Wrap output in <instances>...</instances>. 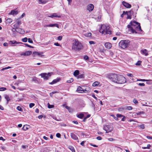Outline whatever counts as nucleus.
<instances>
[{
    "label": "nucleus",
    "instance_id": "nucleus-26",
    "mask_svg": "<svg viewBox=\"0 0 152 152\" xmlns=\"http://www.w3.org/2000/svg\"><path fill=\"white\" fill-rule=\"evenodd\" d=\"M4 97L6 99L7 101V103H8L9 101L10 100V99L9 97V96L7 95H4Z\"/></svg>",
    "mask_w": 152,
    "mask_h": 152
},
{
    "label": "nucleus",
    "instance_id": "nucleus-36",
    "mask_svg": "<svg viewBox=\"0 0 152 152\" xmlns=\"http://www.w3.org/2000/svg\"><path fill=\"white\" fill-rule=\"evenodd\" d=\"M116 116L118 117V118L122 117L124 116V115L121 114H116Z\"/></svg>",
    "mask_w": 152,
    "mask_h": 152
},
{
    "label": "nucleus",
    "instance_id": "nucleus-19",
    "mask_svg": "<svg viewBox=\"0 0 152 152\" xmlns=\"http://www.w3.org/2000/svg\"><path fill=\"white\" fill-rule=\"evenodd\" d=\"M60 80V78H58L55 80H54L53 81L49 83L50 84L52 85L54 84H55L57 83V82L59 81Z\"/></svg>",
    "mask_w": 152,
    "mask_h": 152
},
{
    "label": "nucleus",
    "instance_id": "nucleus-52",
    "mask_svg": "<svg viewBox=\"0 0 152 152\" xmlns=\"http://www.w3.org/2000/svg\"><path fill=\"white\" fill-rule=\"evenodd\" d=\"M65 108H66V109H67L68 110V111H69V112H70V111L71 109H70V108L68 106H65Z\"/></svg>",
    "mask_w": 152,
    "mask_h": 152
},
{
    "label": "nucleus",
    "instance_id": "nucleus-10",
    "mask_svg": "<svg viewBox=\"0 0 152 152\" xmlns=\"http://www.w3.org/2000/svg\"><path fill=\"white\" fill-rule=\"evenodd\" d=\"M94 6L92 4H89L87 5L86 9L89 12L92 11L94 9Z\"/></svg>",
    "mask_w": 152,
    "mask_h": 152
},
{
    "label": "nucleus",
    "instance_id": "nucleus-30",
    "mask_svg": "<svg viewBox=\"0 0 152 152\" xmlns=\"http://www.w3.org/2000/svg\"><path fill=\"white\" fill-rule=\"evenodd\" d=\"M151 147V145L150 144L148 145L146 147H142V148L143 149H149L150 147Z\"/></svg>",
    "mask_w": 152,
    "mask_h": 152
},
{
    "label": "nucleus",
    "instance_id": "nucleus-45",
    "mask_svg": "<svg viewBox=\"0 0 152 152\" xmlns=\"http://www.w3.org/2000/svg\"><path fill=\"white\" fill-rule=\"evenodd\" d=\"M141 62V61H138L136 64V65H140V64Z\"/></svg>",
    "mask_w": 152,
    "mask_h": 152
},
{
    "label": "nucleus",
    "instance_id": "nucleus-31",
    "mask_svg": "<svg viewBox=\"0 0 152 152\" xmlns=\"http://www.w3.org/2000/svg\"><path fill=\"white\" fill-rule=\"evenodd\" d=\"M77 116L78 118H82L83 117V114H80L77 115Z\"/></svg>",
    "mask_w": 152,
    "mask_h": 152
},
{
    "label": "nucleus",
    "instance_id": "nucleus-61",
    "mask_svg": "<svg viewBox=\"0 0 152 152\" xmlns=\"http://www.w3.org/2000/svg\"><path fill=\"white\" fill-rule=\"evenodd\" d=\"M54 45L56 46H60V44L57 42L54 43Z\"/></svg>",
    "mask_w": 152,
    "mask_h": 152
},
{
    "label": "nucleus",
    "instance_id": "nucleus-51",
    "mask_svg": "<svg viewBox=\"0 0 152 152\" xmlns=\"http://www.w3.org/2000/svg\"><path fill=\"white\" fill-rule=\"evenodd\" d=\"M89 43L90 45H91V44L94 45V44H95V43L93 41H89Z\"/></svg>",
    "mask_w": 152,
    "mask_h": 152
},
{
    "label": "nucleus",
    "instance_id": "nucleus-53",
    "mask_svg": "<svg viewBox=\"0 0 152 152\" xmlns=\"http://www.w3.org/2000/svg\"><path fill=\"white\" fill-rule=\"evenodd\" d=\"M127 75L128 76L130 77H133V75L132 74L128 73L127 74Z\"/></svg>",
    "mask_w": 152,
    "mask_h": 152
},
{
    "label": "nucleus",
    "instance_id": "nucleus-40",
    "mask_svg": "<svg viewBox=\"0 0 152 152\" xmlns=\"http://www.w3.org/2000/svg\"><path fill=\"white\" fill-rule=\"evenodd\" d=\"M28 39L26 37L22 39V41L24 42H26L28 40Z\"/></svg>",
    "mask_w": 152,
    "mask_h": 152
},
{
    "label": "nucleus",
    "instance_id": "nucleus-37",
    "mask_svg": "<svg viewBox=\"0 0 152 152\" xmlns=\"http://www.w3.org/2000/svg\"><path fill=\"white\" fill-rule=\"evenodd\" d=\"M111 116L113 117L114 118L115 120H116V121H118V117L116 116V117H115L114 115H111Z\"/></svg>",
    "mask_w": 152,
    "mask_h": 152
},
{
    "label": "nucleus",
    "instance_id": "nucleus-32",
    "mask_svg": "<svg viewBox=\"0 0 152 152\" xmlns=\"http://www.w3.org/2000/svg\"><path fill=\"white\" fill-rule=\"evenodd\" d=\"M7 23H10L12 22V20L11 18H8L6 20Z\"/></svg>",
    "mask_w": 152,
    "mask_h": 152
},
{
    "label": "nucleus",
    "instance_id": "nucleus-46",
    "mask_svg": "<svg viewBox=\"0 0 152 152\" xmlns=\"http://www.w3.org/2000/svg\"><path fill=\"white\" fill-rule=\"evenodd\" d=\"M139 127L140 128L142 129H144V128H145V127H144V124H142V125H140L139 126Z\"/></svg>",
    "mask_w": 152,
    "mask_h": 152
},
{
    "label": "nucleus",
    "instance_id": "nucleus-7",
    "mask_svg": "<svg viewBox=\"0 0 152 152\" xmlns=\"http://www.w3.org/2000/svg\"><path fill=\"white\" fill-rule=\"evenodd\" d=\"M88 89H89V88L88 87L85 88L84 86H82V87L80 86L77 88V91L79 93H82L83 92H86L88 91V90H87Z\"/></svg>",
    "mask_w": 152,
    "mask_h": 152
},
{
    "label": "nucleus",
    "instance_id": "nucleus-39",
    "mask_svg": "<svg viewBox=\"0 0 152 152\" xmlns=\"http://www.w3.org/2000/svg\"><path fill=\"white\" fill-rule=\"evenodd\" d=\"M73 81V79H72V78H71L69 80H67V83H70L72 82Z\"/></svg>",
    "mask_w": 152,
    "mask_h": 152
},
{
    "label": "nucleus",
    "instance_id": "nucleus-15",
    "mask_svg": "<svg viewBox=\"0 0 152 152\" xmlns=\"http://www.w3.org/2000/svg\"><path fill=\"white\" fill-rule=\"evenodd\" d=\"M105 47L108 49H110L112 46L110 42H106L105 44Z\"/></svg>",
    "mask_w": 152,
    "mask_h": 152
},
{
    "label": "nucleus",
    "instance_id": "nucleus-60",
    "mask_svg": "<svg viewBox=\"0 0 152 152\" xmlns=\"http://www.w3.org/2000/svg\"><path fill=\"white\" fill-rule=\"evenodd\" d=\"M108 140L110 141H114L115 140L113 138H109L108 139Z\"/></svg>",
    "mask_w": 152,
    "mask_h": 152
},
{
    "label": "nucleus",
    "instance_id": "nucleus-33",
    "mask_svg": "<svg viewBox=\"0 0 152 152\" xmlns=\"http://www.w3.org/2000/svg\"><path fill=\"white\" fill-rule=\"evenodd\" d=\"M48 107L50 109L53 108L54 107V106L53 105H50L49 103H48Z\"/></svg>",
    "mask_w": 152,
    "mask_h": 152
},
{
    "label": "nucleus",
    "instance_id": "nucleus-55",
    "mask_svg": "<svg viewBox=\"0 0 152 152\" xmlns=\"http://www.w3.org/2000/svg\"><path fill=\"white\" fill-rule=\"evenodd\" d=\"M62 37L61 36H59L58 37V39L59 40H61L62 39Z\"/></svg>",
    "mask_w": 152,
    "mask_h": 152
},
{
    "label": "nucleus",
    "instance_id": "nucleus-38",
    "mask_svg": "<svg viewBox=\"0 0 152 152\" xmlns=\"http://www.w3.org/2000/svg\"><path fill=\"white\" fill-rule=\"evenodd\" d=\"M10 68H11V67H10V66H8V67H5V68H3L2 69H1V71H2V70H4L7 69H10Z\"/></svg>",
    "mask_w": 152,
    "mask_h": 152
},
{
    "label": "nucleus",
    "instance_id": "nucleus-6",
    "mask_svg": "<svg viewBox=\"0 0 152 152\" xmlns=\"http://www.w3.org/2000/svg\"><path fill=\"white\" fill-rule=\"evenodd\" d=\"M53 74V72L43 73H41L39 75L41 76V77L43 78L44 80H48L49 78Z\"/></svg>",
    "mask_w": 152,
    "mask_h": 152
},
{
    "label": "nucleus",
    "instance_id": "nucleus-28",
    "mask_svg": "<svg viewBox=\"0 0 152 152\" xmlns=\"http://www.w3.org/2000/svg\"><path fill=\"white\" fill-rule=\"evenodd\" d=\"M99 84V83L98 81H96L92 84V86L94 87L96 86Z\"/></svg>",
    "mask_w": 152,
    "mask_h": 152
},
{
    "label": "nucleus",
    "instance_id": "nucleus-48",
    "mask_svg": "<svg viewBox=\"0 0 152 152\" xmlns=\"http://www.w3.org/2000/svg\"><path fill=\"white\" fill-rule=\"evenodd\" d=\"M24 45H25L26 46L29 48H32L33 47L31 46L28 44H27L25 43L24 44Z\"/></svg>",
    "mask_w": 152,
    "mask_h": 152
},
{
    "label": "nucleus",
    "instance_id": "nucleus-56",
    "mask_svg": "<svg viewBox=\"0 0 152 152\" xmlns=\"http://www.w3.org/2000/svg\"><path fill=\"white\" fill-rule=\"evenodd\" d=\"M8 43L7 42H5L4 43L3 45L5 47H7L8 46Z\"/></svg>",
    "mask_w": 152,
    "mask_h": 152
},
{
    "label": "nucleus",
    "instance_id": "nucleus-59",
    "mask_svg": "<svg viewBox=\"0 0 152 152\" xmlns=\"http://www.w3.org/2000/svg\"><path fill=\"white\" fill-rule=\"evenodd\" d=\"M138 85L140 86H144L145 85V84L144 83H139Z\"/></svg>",
    "mask_w": 152,
    "mask_h": 152
},
{
    "label": "nucleus",
    "instance_id": "nucleus-64",
    "mask_svg": "<svg viewBox=\"0 0 152 152\" xmlns=\"http://www.w3.org/2000/svg\"><path fill=\"white\" fill-rule=\"evenodd\" d=\"M43 117L42 115H39L38 116V118L39 119H41Z\"/></svg>",
    "mask_w": 152,
    "mask_h": 152
},
{
    "label": "nucleus",
    "instance_id": "nucleus-11",
    "mask_svg": "<svg viewBox=\"0 0 152 152\" xmlns=\"http://www.w3.org/2000/svg\"><path fill=\"white\" fill-rule=\"evenodd\" d=\"M32 53L31 51H27L25 52H22L20 53L21 56H28L30 55Z\"/></svg>",
    "mask_w": 152,
    "mask_h": 152
},
{
    "label": "nucleus",
    "instance_id": "nucleus-9",
    "mask_svg": "<svg viewBox=\"0 0 152 152\" xmlns=\"http://www.w3.org/2000/svg\"><path fill=\"white\" fill-rule=\"evenodd\" d=\"M21 43L20 42H18L15 40L10 41L9 42V45H13L12 46H15L18 45Z\"/></svg>",
    "mask_w": 152,
    "mask_h": 152
},
{
    "label": "nucleus",
    "instance_id": "nucleus-44",
    "mask_svg": "<svg viewBox=\"0 0 152 152\" xmlns=\"http://www.w3.org/2000/svg\"><path fill=\"white\" fill-rule=\"evenodd\" d=\"M34 104L33 103H31L29 104V107L30 108H32V107L34 106Z\"/></svg>",
    "mask_w": 152,
    "mask_h": 152
},
{
    "label": "nucleus",
    "instance_id": "nucleus-14",
    "mask_svg": "<svg viewBox=\"0 0 152 152\" xmlns=\"http://www.w3.org/2000/svg\"><path fill=\"white\" fill-rule=\"evenodd\" d=\"M70 136L71 138L72 139L75 140H78V138L77 137V136L76 135H75L74 133H71Z\"/></svg>",
    "mask_w": 152,
    "mask_h": 152
},
{
    "label": "nucleus",
    "instance_id": "nucleus-13",
    "mask_svg": "<svg viewBox=\"0 0 152 152\" xmlns=\"http://www.w3.org/2000/svg\"><path fill=\"white\" fill-rule=\"evenodd\" d=\"M57 27L58 28V26L57 24L55 23L53 24H50L49 25H45L44 27Z\"/></svg>",
    "mask_w": 152,
    "mask_h": 152
},
{
    "label": "nucleus",
    "instance_id": "nucleus-42",
    "mask_svg": "<svg viewBox=\"0 0 152 152\" xmlns=\"http://www.w3.org/2000/svg\"><path fill=\"white\" fill-rule=\"evenodd\" d=\"M7 88L4 87H1L0 88V91H2L6 90Z\"/></svg>",
    "mask_w": 152,
    "mask_h": 152
},
{
    "label": "nucleus",
    "instance_id": "nucleus-4",
    "mask_svg": "<svg viewBox=\"0 0 152 152\" xmlns=\"http://www.w3.org/2000/svg\"><path fill=\"white\" fill-rule=\"evenodd\" d=\"M100 33L102 34H110L111 31L110 29V27L108 26H106L105 25H102L101 26V28L99 30Z\"/></svg>",
    "mask_w": 152,
    "mask_h": 152
},
{
    "label": "nucleus",
    "instance_id": "nucleus-3",
    "mask_svg": "<svg viewBox=\"0 0 152 152\" xmlns=\"http://www.w3.org/2000/svg\"><path fill=\"white\" fill-rule=\"evenodd\" d=\"M72 48L75 51H79L82 49L83 46L81 42L76 39H74L72 41Z\"/></svg>",
    "mask_w": 152,
    "mask_h": 152
},
{
    "label": "nucleus",
    "instance_id": "nucleus-24",
    "mask_svg": "<svg viewBox=\"0 0 152 152\" xmlns=\"http://www.w3.org/2000/svg\"><path fill=\"white\" fill-rule=\"evenodd\" d=\"M141 51L143 54L145 55L146 56H147L148 55L147 51L146 49H144V50H142Z\"/></svg>",
    "mask_w": 152,
    "mask_h": 152
},
{
    "label": "nucleus",
    "instance_id": "nucleus-41",
    "mask_svg": "<svg viewBox=\"0 0 152 152\" xmlns=\"http://www.w3.org/2000/svg\"><path fill=\"white\" fill-rule=\"evenodd\" d=\"M17 109L18 110L20 111H23L21 107L19 106L17 107Z\"/></svg>",
    "mask_w": 152,
    "mask_h": 152
},
{
    "label": "nucleus",
    "instance_id": "nucleus-18",
    "mask_svg": "<svg viewBox=\"0 0 152 152\" xmlns=\"http://www.w3.org/2000/svg\"><path fill=\"white\" fill-rule=\"evenodd\" d=\"M42 53L39 52L37 51H34L33 52V54L34 55V56L36 55H37L40 57H42L43 56V55L41 54V53Z\"/></svg>",
    "mask_w": 152,
    "mask_h": 152
},
{
    "label": "nucleus",
    "instance_id": "nucleus-17",
    "mask_svg": "<svg viewBox=\"0 0 152 152\" xmlns=\"http://www.w3.org/2000/svg\"><path fill=\"white\" fill-rule=\"evenodd\" d=\"M21 24V22L20 20H18L17 22L13 25V26L15 27H18L19 26V25Z\"/></svg>",
    "mask_w": 152,
    "mask_h": 152
},
{
    "label": "nucleus",
    "instance_id": "nucleus-12",
    "mask_svg": "<svg viewBox=\"0 0 152 152\" xmlns=\"http://www.w3.org/2000/svg\"><path fill=\"white\" fill-rule=\"evenodd\" d=\"M123 5L126 7L127 8H130L131 7V5L129 3H127L124 1L122 2Z\"/></svg>",
    "mask_w": 152,
    "mask_h": 152
},
{
    "label": "nucleus",
    "instance_id": "nucleus-20",
    "mask_svg": "<svg viewBox=\"0 0 152 152\" xmlns=\"http://www.w3.org/2000/svg\"><path fill=\"white\" fill-rule=\"evenodd\" d=\"M18 13V11L12 10L11 11L10 13H9L10 15H16Z\"/></svg>",
    "mask_w": 152,
    "mask_h": 152
},
{
    "label": "nucleus",
    "instance_id": "nucleus-5",
    "mask_svg": "<svg viewBox=\"0 0 152 152\" xmlns=\"http://www.w3.org/2000/svg\"><path fill=\"white\" fill-rule=\"evenodd\" d=\"M129 43L130 41L128 40H122L119 42V45L122 48L125 49L128 47Z\"/></svg>",
    "mask_w": 152,
    "mask_h": 152
},
{
    "label": "nucleus",
    "instance_id": "nucleus-43",
    "mask_svg": "<svg viewBox=\"0 0 152 152\" xmlns=\"http://www.w3.org/2000/svg\"><path fill=\"white\" fill-rule=\"evenodd\" d=\"M69 149H70V150L72 151V152H75V149L73 147H70Z\"/></svg>",
    "mask_w": 152,
    "mask_h": 152
},
{
    "label": "nucleus",
    "instance_id": "nucleus-8",
    "mask_svg": "<svg viewBox=\"0 0 152 152\" xmlns=\"http://www.w3.org/2000/svg\"><path fill=\"white\" fill-rule=\"evenodd\" d=\"M113 127L107 125L104 126L103 129L106 131V133H108L110 132L113 130Z\"/></svg>",
    "mask_w": 152,
    "mask_h": 152
},
{
    "label": "nucleus",
    "instance_id": "nucleus-58",
    "mask_svg": "<svg viewBox=\"0 0 152 152\" xmlns=\"http://www.w3.org/2000/svg\"><path fill=\"white\" fill-rule=\"evenodd\" d=\"M96 138L97 140H101L102 139V138L100 136L97 137Z\"/></svg>",
    "mask_w": 152,
    "mask_h": 152
},
{
    "label": "nucleus",
    "instance_id": "nucleus-29",
    "mask_svg": "<svg viewBox=\"0 0 152 152\" xmlns=\"http://www.w3.org/2000/svg\"><path fill=\"white\" fill-rule=\"evenodd\" d=\"M79 73V70H76L75 71L74 73V76H76L78 75Z\"/></svg>",
    "mask_w": 152,
    "mask_h": 152
},
{
    "label": "nucleus",
    "instance_id": "nucleus-34",
    "mask_svg": "<svg viewBox=\"0 0 152 152\" xmlns=\"http://www.w3.org/2000/svg\"><path fill=\"white\" fill-rule=\"evenodd\" d=\"M18 27H15V28H13L12 29V30L13 32H17V29H18Z\"/></svg>",
    "mask_w": 152,
    "mask_h": 152
},
{
    "label": "nucleus",
    "instance_id": "nucleus-62",
    "mask_svg": "<svg viewBox=\"0 0 152 152\" xmlns=\"http://www.w3.org/2000/svg\"><path fill=\"white\" fill-rule=\"evenodd\" d=\"M146 137L148 139H152V137H150L149 136H146Z\"/></svg>",
    "mask_w": 152,
    "mask_h": 152
},
{
    "label": "nucleus",
    "instance_id": "nucleus-49",
    "mask_svg": "<svg viewBox=\"0 0 152 152\" xmlns=\"http://www.w3.org/2000/svg\"><path fill=\"white\" fill-rule=\"evenodd\" d=\"M84 58L85 60H87L88 59V57L87 56H85L84 57Z\"/></svg>",
    "mask_w": 152,
    "mask_h": 152
},
{
    "label": "nucleus",
    "instance_id": "nucleus-27",
    "mask_svg": "<svg viewBox=\"0 0 152 152\" xmlns=\"http://www.w3.org/2000/svg\"><path fill=\"white\" fill-rule=\"evenodd\" d=\"M91 33H85L84 34V35L87 37H90L91 36Z\"/></svg>",
    "mask_w": 152,
    "mask_h": 152
},
{
    "label": "nucleus",
    "instance_id": "nucleus-2",
    "mask_svg": "<svg viewBox=\"0 0 152 152\" xmlns=\"http://www.w3.org/2000/svg\"><path fill=\"white\" fill-rule=\"evenodd\" d=\"M131 25H129L127 27L130 28L131 31L133 33H136V31H141V28L139 23L134 21L130 23Z\"/></svg>",
    "mask_w": 152,
    "mask_h": 152
},
{
    "label": "nucleus",
    "instance_id": "nucleus-22",
    "mask_svg": "<svg viewBox=\"0 0 152 152\" xmlns=\"http://www.w3.org/2000/svg\"><path fill=\"white\" fill-rule=\"evenodd\" d=\"M122 109L124 110H131L132 109V107L131 106H126L122 108Z\"/></svg>",
    "mask_w": 152,
    "mask_h": 152
},
{
    "label": "nucleus",
    "instance_id": "nucleus-47",
    "mask_svg": "<svg viewBox=\"0 0 152 152\" xmlns=\"http://www.w3.org/2000/svg\"><path fill=\"white\" fill-rule=\"evenodd\" d=\"M133 102L135 104H137L138 103V101H137V100L135 99H133Z\"/></svg>",
    "mask_w": 152,
    "mask_h": 152
},
{
    "label": "nucleus",
    "instance_id": "nucleus-54",
    "mask_svg": "<svg viewBox=\"0 0 152 152\" xmlns=\"http://www.w3.org/2000/svg\"><path fill=\"white\" fill-rule=\"evenodd\" d=\"M28 42L29 43H33V42L32 41V40L30 39V38H28Z\"/></svg>",
    "mask_w": 152,
    "mask_h": 152
},
{
    "label": "nucleus",
    "instance_id": "nucleus-63",
    "mask_svg": "<svg viewBox=\"0 0 152 152\" xmlns=\"http://www.w3.org/2000/svg\"><path fill=\"white\" fill-rule=\"evenodd\" d=\"M0 110H4V107L1 105H0Z\"/></svg>",
    "mask_w": 152,
    "mask_h": 152
},
{
    "label": "nucleus",
    "instance_id": "nucleus-35",
    "mask_svg": "<svg viewBox=\"0 0 152 152\" xmlns=\"http://www.w3.org/2000/svg\"><path fill=\"white\" fill-rule=\"evenodd\" d=\"M137 80L140 81H152V80H145V79H139V80Z\"/></svg>",
    "mask_w": 152,
    "mask_h": 152
},
{
    "label": "nucleus",
    "instance_id": "nucleus-16",
    "mask_svg": "<svg viewBox=\"0 0 152 152\" xmlns=\"http://www.w3.org/2000/svg\"><path fill=\"white\" fill-rule=\"evenodd\" d=\"M48 17L53 18L54 17H60L61 16L60 15H58L57 13H54L51 14L50 15L48 16Z\"/></svg>",
    "mask_w": 152,
    "mask_h": 152
},
{
    "label": "nucleus",
    "instance_id": "nucleus-50",
    "mask_svg": "<svg viewBox=\"0 0 152 152\" xmlns=\"http://www.w3.org/2000/svg\"><path fill=\"white\" fill-rule=\"evenodd\" d=\"M56 136L57 137L60 138L61 137V134L59 133H57L56 134Z\"/></svg>",
    "mask_w": 152,
    "mask_h": 152
},
{
    "label": "nucleus",
    "instance_id": "nucleus-23",
    "mask_svg": "<svg viewBox=\"0 0 152 152\" xmlns=\"http://www.w3.org/2000/svg\"><path fill=\"white\" fill-rule=\"evenodd\" d=\"M39 4H45L48 2V0H38Z\"/></svg>",
    "mask_w": 152,
    "mask_h": 152
},
{
    "label": "nucleus",
    "instance_id": "nucleus-21",
    "mask_svg": "<svg viewBox=\"0 0 152 152\" xmlns=\"http://www.w3.org/2000/svg\"><path fill=\"white\" fill-rule=\"evenodd\" d=\"M17 32H19L21 34H23L24 33V31L23 29L20 28H18L17 29Z\"/></svg>",
    "mask_w": 152,
    "mask_h": 152
},
{
    "label": "nucleus",
    "instance_id": "nucleus-25",
    "mask_svg": "<svg viewBox=\"0 0 152 152\" xmlns=\"http://www.w3.org/2000/svg\"><path fill=\"white\" fill-rule=\"evenodd\" d=\"M29 127L28 125H24L22 128V129L24 131H26L28 129Z\"/></svg>",
    "mask_w": 152,
    "mask_h": 152
},
{
    "label": "nucleus",
    "instance_id": "nucleus-57",
    "mask_svg": "<svg viewBox=\"0 0 152 152\" xmlns=\"http://www.w3.org/2000/svg\"><path fill=\"white\" fill-rule=\"evenodd\" d=\"M91 106L92 107V108L94 109H95V105H94V104L93 103H91Z\"/></svg>",
    "mask_w": 152,
    "mask_h": 152
},
{
    "label": "nucleus",
    "instance_id": "nucleus-1",
    "mask_svg": "<svg viewBox=\"0 0 152 152\" xmlns=\"http://www.w3.org/2000/svg\"><path fill=\"white\" fill-rule=\"evenodd\" d=\"M107 77L111 81L118 84H123L126 82V79L123 76L115 74H108Z\"/></svg>",
    "mask_w": 152,
    "mask_h": 152
}]
</instances>
